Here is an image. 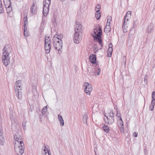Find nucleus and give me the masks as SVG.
Here are the masks:
<instances>
[{
	"label": "nucleus",
	"instance_id": "20",
	"mask_svg": "<svg viewBox=\"0 0 155 155\" xmlns=\"http://www.w3.org/2000/svg\"><path fill=\"white\" fill-rule=\"evenodd\" d=\"M58 120L60 122V125L62 126L64 125V121L62 116L60 114L58 115Z\"/></svg>",
	"mask_w": 155,
	"mask_h": 155
},
{
	"label": "nucleus",
	"instance_id": "52",
	"mask_svg": "<svg viewBox=\"0 0 155 155\" xmlns=\"http://www.w3.org/2000/svg\"><path fill=\"white\" fill-rule=\"evenodd\" d=\"M89 69H90V68H88V71H89Z\"/></svg>",
	"mask_w": 155,
	"mask_h": 155
},
{
	"label": "nucleus",
	"instance_id": "9",
	"mask_svg": "<svg viewBox=\"0 0 155 155\" xmlns=\"http://www.w3.org/2000/svg\"><path fill=\"white\" fill-rule=\"evenodd\" d=\"M155 103V91H153L152 93V101L149 107V109L151 111L153 110Z\"/></svg>",
	"mask_w": 155,
	"mask_h": 155
},
{
	"label": "nucleus",
	"instance_id": "31",
	"mask_svg": "<svg viewBox=\"0 0 155 155\" xmlns=\"http://www.w3.org/2000/svg\"><path fill=\"white\" fill-rule=\"evenodd\" d=\"M96 72L95 74V75L96 76H97L100 74L101 70L100 68H99L98 67L97 68V69H96Z\"/></svg>",
	"mask_w": 155,
	"mask_h": 155
},
{
	"label": "nucleus",
	"instance_id": "23",
	"mask_svg": "<svg viewBox=\"0 0 155 155\" xmlns=\"http://www.w3.org/2000/svg\"><path fill=\"white\" fill-rule=\"evenodd\" d=\"M88 118V115L87 114L84 115L83 116V121L84 124L87 125V120Z\"/></svg>",
	"mask_w": 155,
	"mask_h": 155
},
{
	"label": "nucleus",
	"instance_id": "14",
	"mask_svg": "<svg viewBox=\"0 0 155 155\" xmlns=\"http://www.w3.org/2000/svg\"><path fill=\"white\" fill-rule=\"evenodd\" d=\"M89 61L91 63H96V58L95 55L94 54H91L89 57Z\"/></svg>",
	"mask_w": 155,
	"mask_h": 155
},
{
	"label": "nucleus",
	"instance_id": "28",
	"mask_svg": "<svg viewBox=\"0 0 155 155\" xmlns=\"http://www.w3.org/2000/svg\"><path fill=\"white\" fill-rule=\"evenodd\" d=\"M101 16L100 12H96L95 14V16L96 18L98 20L100 18Z\"/></svg>",
	"mask_w": 155,
	"mask_h": 155
},
{
	"label": "nucleus",
	"instance_id": "17",
	"mask_svg": "<svg viewBox=\"0 0 155 155\" xmlns=\"http://www.w3.org/2000/svg\"><path fill=\"white\" fill-rule=\"evenodd\" d=\"M154 28L153 24L151 23L149 24L147 29V31L148 33H152L153 30Z\"/></svg>",
	"mask_w": 155,
	"mask_h": 155
},
{
	"label": "nucleus",
	"instance_id": "6",
	"mask_svg": "<svg viewBox=\"0 0 155 155\" xmlns=\"http://www.w3.org/2000/svg\"><path fill=\"white\" fill-rule=\"evenodd\" d=\"M114 113L113 110H111L109 113L108 116H105L107 120H105L106 123L109 125H111L114 122Z\"/></svg>",
	"mask_w": 155,
	"mask_h": 155
},
{
	"label": "nucleus",
	"instance_id": "15",
	"mask_svg": "<svg viewBox=\"0 0 155 155\" xmlns=\"http://www.w3.org/2000/svg\"><path fill=\"white\" fill-rule=\"evenodd\" d=\"M21 81H18L15 82L16 87L15 88V91L21 90Z\"/></svg>",
	"mask_w": 155,
	"mask_h": 155
},
{
	"label": "nucleus",
	"instance_id": "54",
	"mask_svg": "<svg viewBox=\"0 0 155 155\" xmlns=\"http://www.w3.org/2000/svg\"><path fill=\"white\" fill-rule=\"evenodd\" d=\"M46 117L47 118H48V117H47V115H46Z\"/></svg>",
	"mask_w": 155,
	"mask_h": 155
},
{
	"label": "nucleus",
	"instance_id": "25",
	"mask_svg": "<svg viewBox=\"0 0 155 155\" xmlns=\"http://www.w3.org/2000/svg\"><path fill=\"white\" fill-rule=\"evenodd\" d=\"M116 110L117 111L116 116L117 117V119L119 120V119L121 118V117H120V112L118 110V108H116Z\"/></svg>",
	"mask_w": 155,
	"mask_h": 155
},
{
	"label": "nucleus",
	"instance_id": "43",
	"mask_svg": "<svg viewBox=\"0 0 155 155\" xmlns=\"http://www.w3.org/2000/svg\"><path fill=\"white\" fill-rule=\"evenodd\" d=\"M94 71L93 70H92V71H90L89 72V73L90 75L93 76L94 75V73L93 72H94Z\"/></svg>",
	"mask_w": 155,
	"mask_h": 155
},
{
	"label": "nucleus",
	"instance_id": "39",
	"mask_svg": "<svg viewBox=\"0 0 155 155\" xmlns=\"http://www.w3.org/2000/svg\"><path fill=\"white\" fill-rule=\"evenodd\" d=\"M136 21L137 20L134 21L133 26L132 28L130 29V31H132L133 28H134L136 27Z\"/></svg>",
	"mask_w": 155,
	"mask_h": 155
},
{
	"label": "nucleus",
	"instance_id": "36",
	"mask_svg": "<svg viewBox=\"0 0 155 155\" xmlns=\"http://www.w3.org/2000/svg\"><path fill=\"white\" fill-rule=\"evenodd\" d=\"M100 5L99 4H97L95 7V10L96 12H100Z\"/></svg>",
	"mask_w": 155,
	"mask_h": 155
},
{
	"label": "nucleus",
	"instance_id": "1",
	"mask_svg": "<svg viewBox=\"0 0 155 155\" xmlns=\"http://www.w3.org/2000/svg\"><path fill=\"white\" fill-rule=\"evenodd\" d=\"M12 47L9 45H6L3 49L2 61L4 65L7 66L10 63L9 54L11 52Z\"/></svg>",
	"mask_w": 155,
	"mask_h": 155
},
{
	"label": "nucleus",
	"instance_id": "12",
	"mask_svg": "<svg viewBox=\"0 0 155 155\" xmlns=\"http://www.w3.org/2000/svg\"><path fill=\"white\" fill-rule=\"evenodd\" d=\"M30 11L33 14H35L37 12V7L35 4L33 2L30 8Z\"/></svg>",
	"mask_w": 155,
	"mask_h": 155
},
{
	"label": "nucleus",
	"instance_id": "50",
	"mask_svg": "<svg viewBox=\"0 0 155 155\" xmlns=\"http://www.w3.org/2000/svg\"><path fill=\"white\" fill-rule=\"evenodd\" d=\"M27 34H28V32H27V31H26V35H27Z\"/></svg>",
	"mask_w": 155,
	"mask_h": 155
},
{
	"label": "nucleus",
	"instance_id": "34",
	"mask_svg": "<svg viewBox=\"0 0 155 155\" xmlns=\"http://www.w3.org/2000/svg\"><path fill=\"white\" fill-rule=\"evenodd\" d=\"M24 35L25 37H27L29 36V34H27V35L26 34V31H27V28L26 27V25H24Z\"/></svg>",
	"mask_w": 155,
	"mask_h": 155
},
{
	"label": "nucleus",
	"instance_id": "16",
	"mask_svg": "<svg viewBox=\"0 0 155 155\" xmlns=\"http://www.w3.org/2000/svg\"><path fill=\"white\" fill-rule=\"evenodd\" d=\"M131 16V12L130 11H128L127 13L125 16L124 17V24H125V22H126L127 21H128L129 18H130Z\"/></svg>",
	"mask_w": 155,
	"mask_h": 155
},
{
	"label": "nucleus",
	"instance_id": "21",
	"mask_svg": "<svg viewBox=\"0 0 155 155\" xmlns=\"http://www.w3.org/2000/svg\"><path fill=\"white\" fill-rule=\"evenodd\" d=\"M50 152V151L45 146L44 149V152L43 153V155H51Z\"/></svg>",
	"mask_w": 155,
	"mask_h": 155
},
{
	"label": "nucleus",
	"instance_id": "46",
	"mask_svg": "<svg viewBox=\"0 0 155 155\" xmlns=\"http://www.w3.org/2000/svg\"><path fill=\"white\" fill-rule=\"evenodd\" d=\"M148 76L146 75L145 76L144 78V82L145 81H146L147 80V78Z\"/></svg>",
	"mask_w": 155,
	"mask_h": 155
},
{
	"label": "nucleus",
	"instance_id": "10",
	"mask_svg": "<svg viewBox=\"0 0 155 155\" xmlns=\"http://www.w3.org/2000/svg\"><path fill=\"white\" fill-rule=\"evenodd\" d=\"M117 123L118 127L121 132L122 133H124V127L123 122L122 118H120L119 120H117Z\"/></svg>",
	"mask_w": 155,
	"mask_h": 155
},
{
	"label": "nucleus",
	"instance_id": "45",
	"mask_svg": "<svg viewBox=\"0 0 155 155\" xmlns=\"http://www.w3.org/2000/svg\"><path fill=\"white\" fill-rule=\"evenodd\" d=\"M110 22H107L106 26H110Z\"/></svg>",
	"mask_w": 155,
	"mask_h": 155
},
{
	"label": "nucleus",
	"instance_id": "2",
	"mask_svg": "<svg viewBox=\"0 0 155 155\" xmlns=\"http://www.w3.org/2000/svg\"><path fill=\"white\" fill-rule=\"evenodd\" d=\"M102 35V29L100 26H96L94 29V34H91L92 36L94 38V39L97 41L101 47H102L101 36Z\"/></svg>",
	"mask_w": 155,
	"mask_h": 155
},
{
	"label": "nucleus",
	"instance_id": "18",
	"mask_svg": "<svg viewBox=\"0 0 155 155\" xmlns=\"http://www.w3.org/2000/svg\"><path fill=\"white\" fill-rule=\"evenodd\" d=\"M113 45L110 43L109 45V47L108 49V56L110 57L112 55V53L113 51Z\"/></svg>",
	"mask_w": 155,
	"mask_h": 155
},
{
	"label": "nucleus",
	"instance_id": "30",
	"mask_svg": "<svg viewBox=\"0 0 155 155\" xmlns=\"http://www.w3.org/2000/svg\"><path fill=\"white\" fill-rule=\"evenodd\" d=\"M24 25H26L28 23L27 22V15H26V13H25L24 14Z\"/></svg>",
	"mask_w": 155,
	"mask_h": 155
},
{
	"label": "nucleus",
	"instance_id": "11",
	"mask_svg": "<svg viewBox=\"0 0 155 155\" xmlns=\"http://www.w3.org/2000/svg\"><path fill=\"white\" fill-rule=\"evenodd\" d=\"M49 6L44 5L43 7V15L45 16H46L49 12Z\"/></svg>",
	"mask_w": 155,
	"mask_h": 155
},
{
	"label": "nucleus",
	"instance_id": "38",
	"mask_svg": "<svg viewBox=\"0 0 155 155\" xmlns=\"http://www.w3.org/2000/svg\"><path fill=\"white\" fill-rule=\"evenodd\" d=\"M112 20V17L111 16L108 15L107 17V22H110Z\"/></svg>",
	"mask_w": 155,
	"mask_h": 155
},
{
	"label": "nucleus",
	"instance_id": "53",
	"mask_svg": "<svg viewBox=\"0 0 155 155\" xmlns=\"http://www.w3.org/2000/svg\"><path fill=\"white\" fill-rule=\"evenodd\" d=\"M94 150H95V154H96V150H95V149Z\"/></svg>",
	"mask_w": 155,
	"mask_h": 155
},
{
	"label": "nucleus",
	"instance_id": "24",
	"mask_svg": "<svg viewBox=\"0 0 155 155\" xmlns=\"http://www.w3.org/2000/svg\"><path fill=\"white\" fill-rule=\"evenodd\" d=\"M4 141V140L2 133L0 130V144L3 145Z\"/></svg>",
	"mask_w": 155,
	"mask_h": 155
},
{
	"label": "nucleus",
	"instance_id": "13",
	"mask_svg": "<svg viewBox=\"0 0 155 155\" xmlns=\"http://www.w3.org/2000/svg\"><path fill=\"white\" fill-rule=\"evenodd\" d=\"M14 137L15 141H21V140H22V138L21 136L18 133H14Z\"/></svg>",
	"mask_w": 155,
	"mask_h": 155
},
{
	"label": "nucleus",
	"instance_id": "27",
	"mask_svg": "<svg viewBox=\"0 0 155 155\" xmlns=\"http://www.w3.org/2000/svg\"><path fill=\"white\" fill-rule=\"evenodd\" d=\"M102 128L105 132L106 133H108L110 130L108 127L106 125H104Z\"/></svg>",
	"mask_w": 155,
	"mask_h": 155
},
{
	"label": "nucleus",
	"instance_id": "35",
	"mask_svg": "<svg viewBox=\"0 0 155 155\" xmlns=\"http://www.w3.org/2000/svg\"><path fill=\"white\" fill-rule=\"evenodd\" d=\"M4 12V9L3 7L2 2L0 0V14Z\"/></svg>",
	"mask_w": 155,
	"mask_h": 155
},
{
	"label": "nucleus",
	"instance_id": "22",
	"mask_svg": "<svg viewBox=\"0 0 155 155\" xmlns=\"http://www.w3.org/2000/svg\"><path fill=\"white\" fill-rule=\"evenodd\" d=\"M4 3L5 7L11 6V2L10 0H4Z\"/></svg>",
	"mask_w": 155,
	"mask_h": 155
},
{
	"label": "nucleus",
	"instance_id": "48",
	"mask_svg": "<svg viewBox=\"0 0 155 155\" xmlns=\"http://www.w3.org/2000/svg\"><path fill=\"white\" fill-rule=\"evenodd\" d=\"M153 63H154V66L153 67V68H154L155 66V59H154L153 61Z\"/></svg>",
	"mask_w": 155,
	"mask_h": 155
},
{
	"label": "nucleus",
	"instance_id": "47",
	"mask_svg": "<svg viewBox=\"0 0 155 155\" xmlns=\"http://www.w3.org/2000/svg\"><path fill=\"white\" fill-rule=\"evenodd\" d=\"M42 115H39V118L40 119V120L41 121V119H42Z\"/></svg>",
	"mask_w": 155,
	"mask_h": 155
},
{
	"label": "nucleus",
	"instance_id": "42",
	"mask_svg": "<svg viewBox=\"0 0 155 155\" xmlns=\"http://www.w3.org/2000/svg\"><path fill=\"white\" fill-rule=\"evenodd\" d=\"M123 60L124 62L125 65L126 64V58L125 56H124L123 58Z\"/></svg>",
	"mask_w": 155,
	"mask_h": 155
},
{
	"label": "nucleus",
	"instance_id": "41",
	"mask_svg": "<svg viewBox=\"0 0 155 155\" xmlns=\"http://www.w3.org/2000/svg\"><path fill=\"white\" fill-rule=\"evenodd\" d=\"M22 126L23 127V130H25L26 129V123L25 122H24L22 123Z\"/></svg>",
	"mask_w": 155,
	"mask_h": 155
},
{
	"label": "nucleus",
	"instance_id": "3",
	"mask_svg": "<svg viewBox=\"0 0 155 155\" xmlns=\"http://www.w3.org/2000/svg\"><path fill=\"white\" fill-rule=\"evenodd\" d=\"M82 26L80 25L79 22L76 23L75 25V33L74 35V37L73 38L74 42L76 44L79 43V41L81 40V37L79 36L80 32L82 30Z\"/></svg>",
	"mask_w": 155,
	"mask_h": 155
},
{
	"label": "nucleus",
	"instance_id": "26",
	"mask_svg": "<svg viewBox=\"0 0 155 155\" xmlns=\"http://www.w3.org/2000/svg\"><path fill=\"white\" fill-rule=\"evenodd\" d=\"M47 112V106H45L43 107L41 110V113L42 116H44L45 113Z\"/></svg>",
	"mask_w": 155,
	"mask_h": 155
},
{
	"label": "nucleus",
	"instance_id": "4",
	"mask_svg": "<svg viewBox=\"0 0 155 155\" xmlns=\"http://www.w3.org/2000/svg\"><path fill=\"white\" fill-rule=\"evenodd\" d=\"M16 152L18 155H21L24 152L25 147L22 140L15 141L14 146Z\"/></svg>",
	"mask_w": 155,
	"mask_h": 155
},
{
	"label": "nucleus",
	"instance_id": "44",
	"mask_svg": "<svg viewBox=\"0 0 155 155\" xmlns=\"http://www.w3.org/2000/svg\"><path fill=\"white\" fill-rule=\"evenodd\" d=\"M137 133L136 132H134L133 133V136L134 137H137Z\"/></svg>",
	"mask_w": 155,
	"mask_h": 155
},
{
	"label": "nucleus",
	"instance_id": "37",
	"mask_svg": "<svg viewBox=\"0 0 155 155\" xmlns=\"http://www.w3.org/2000/svg\"><path fill=\"white\" fill-rule=\"evenodd\" d=\"M52 21L53 24L56 23V16L54 15L52 20Z\"/></svg>",
	"mask_w": 155,
	"mask_h": 155
},
{
	"label": "nucleus",
	"instance_id": "49",
	"mask_svg": "<svg viewBox=\"0 0 155 155\" xmlns=\"http://www.w3.org/2000/svg\"><path fill=\"white\" fill-rule=\"evenodd\" d=\"M76 0H68V1L70 2H75Z\"/></svg>",
	"mask_w": 155,
	"mask_h": 155
},
{
	"label": "nucleus",
	"instance_id": "19",
	"mask_svg": "<svg viewBox=\"0 0 155 155\" xmlns=\"http://www.w3.org/2000/svg\"><path fill=\"white\" fill-rule=\"evenodd\" d=\"M16 97L19 99L22 98V92L21 90L15 91Z\"/></svg>",
	"mask_w": 155,
	"mask_h": 155
},
{
	"label": "nucleus",
	"instance_id": "40",
	"mask_svg": "<svg viewBox=\"0 0 155 155\" xmlns=\"http://www.w3.org/2000/svg\"><path fill=\"white\" fill-rule=\"evenodd\" d=\"M124 24H123V25L122 26V28L123 32H126L127 31V29L125 28Z\"/></svg>",
	"mask_w": 155,
	"mask_h": 155
},
{
	"label": "nucleus",
	"instance_id": "29",
	"mask_svg": "<svg viewBox=\"0 0 155 155\" xmlns=\"http://www.w3.org/2000/svg\"><path fill=\"white\" fill-rule=\"evenodd\" d=\"M111 31L110 26H106L104 28V31L106 33H108Z\"/></svg>",
	"mask_w": 155,
	"mask_h": 155
},
{
	"label": "nucleus",
	"instance_id": "33",
	"mask_svg": "<svg viewBox=\"0 0 155 155\" xmlns=\"http://www.w3.org/2000/svg\"><path fill=\"white\" fill-rule=\"evenodd\" d=\"M6 8V12L7 13L9 14L12 10V8L10 6L5 7Z\"/></svg>",
	"mask_w": 155,
	"mask_h": 155
},
{
	"label": "nucleus",
	"instance_id": "5",
	"mask_svg": "<svg viewBox=\"0 0 155 155\" xmlns=\"http://www.w3.org/2000/svg\"><path fill=\"white\" fill-rule=\"evenodd\" d=\"M53 45L55 49L58 50L59 54H61L62 52L61 49L62 47V41L61 38L59 37H55L53 38Z\"/></svg>",
	"mask_w": 155,
	"mask_h": 155
},
{
	"label": "nucleus",
	"instance_id": "8",
	"mask_svg": "<svg viewBox=\"0 0 155 155\" xmlns=\"http://www.w3.org/2000/svg\"><path fill=\"white\" fill-rule=\"evenodd\" d=\"M85 86L84 90V92L87 94L90 95L91 92L92 91V88L91 85L88 82H85L84 85Z\"/></svg>",
	"mask_w": 155,
	"mask_h": 155
},
{
	"label": "nucleus",
	"instance_id": "32",
	"mask_svg": "<svg viewBox=\"0 0 155 155\" xmlns=\"http://www.w3.org/2000/svg\"><path fill=\"white\" fill-rule=\"evenodd\" d=\"M43 5H48L49 6V5L51 4V0H44L43 2Z\"/></svg>",
	"mask_w": 155,
	"mask_h": 155
},
{
	"label": "nucleus",
	"instance_id": "51",
	"mask_svg": "<svg viewBox=\"0 0 155 155\" xmlns=\"http://www.w3.org/2000/svg\"><path fill=\"white\" fill-rule=\"evenodd\" d=\"M65 0H61V2H64V1Z\"/></svg>",
	"mask_w": 155,
	"mask_h": 155
},
{
	"label": "nucleus",
	"instance_id": "7",
	"mask_svg": "<svg viewBox=\"0 0 155 155\" xmlns=\"http://www.w3.org/2000/svg\"><path fill=\"white\" fill-rule=\"evenodd\" d=\"M45 52L48 53L50 52L51 50V40L49 37L45 36Z\"/></svg>",
	"mask_w": 155,
	"mask_h": 155
}]
</instances>
